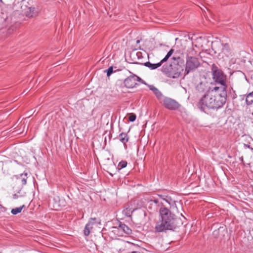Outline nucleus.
<instances>
[{
	"label": "nucleus",
	"mask_w": 253,
	"mask_h": 253,
	"mask_svg": "<svg viewBox=\"0 0 253 253\" xmlns=\"http://www.w3.org/2000/svg\"><path fill=\"white\" fill-rule=\"evenodd\" d=\"M173 51L174 50L172 48L170 49V50L167 53L165 57L162 60H161L160 62L162 65L165 62H168L167 61L168 60L169 58L171 56V55L173 53Z\"/></svg>",
	"instance_id": "nucleus-20"
},
{
	"label": "nucleus",
	"mask_w": 253,
	"mask_h": 253,
	"mask_svg": "<svg viewBox=\"0 0 253 253\" xmlns=\"http://www.w3.org/2000/svg\"><path fill=\"white\" fill-rule=\"evenodd\" d=\"M161 220L158 222L155 227L156 231L163 232L167 230H173L174 215L166 208H161L160 210Z\"/></svg>",
	"instance_id": "nucleus-3"
},
{
	"label": "nucleus",
	"mask_w": 253,
	"mask_h": 253,
	"mask_svg": "<svg viewBox=\"0 0 253 253\" xmlns=\"http://www.w3.org/2000/svg\"><path fill=\"white\" fill-rule=\"evenodd\" d=\"M231 89L232 91V92H230V93H229L228 97H230L231 99H234L237 98V95L235 92V91L233 90V88L231 87Z\"/></svg>",
	"instance_id": "nucleus-25"
},
{
	"label": "nucleus",
	"mask_w": 253,
	"mask_h": 253,
	"mask_svg": "<svg viewBox=\"0 0 253 253\" xmlns=\"http://www.w3.org/2000/svg\"><path fill=\"white\" fill-rule=\"evenodd\" d=\"M120 140L124 144L128 141L129 136L126 133L122 132L119 135Z\"/></svg>",
	"instance_id": "nucleus-17"
},
{
	"label": "nucleus",
	"mask_w": 253,
	"mask_h": 253,
	"mask_svg": "<svg viewBox=\"0 0 253 253\" xmlns=\"http://www.w3.org/2000/svg\"><path fill=\"white\" fill-rule=\"evenodd\" d=\"M245 146H246V147H248V148H250V145H245Z\"/></svg>",
	"instance_id": "nucleus-38"
},
{
	"label": "nucleus",
	"mask_w": 253,
	"mask_h": 253,
	"mask_svg": "<svg viewBox=\"0 0 253 253\" xmlns=\"http://www.w3.org/2000/svg\"><path fill=\"white\" fill-rule=\"evenodd\" d=\"M184 33V32H180L179 31L175 30V36H178L177 37L180 38V35H181V33Z\"/></svg>",
	"instance_id": "nucleus-29"
},
{
	"label": "nucleus",
	"mask_w": 253,
	"mask_h": 253,
	"mask_svg": "<svg viewBox=\"0 0 253 253\" xmlns=\"http://www.w3.org/2000/svg\"><path fill=\"white\" fill-rule=\"evenodd\" d=\"M139 42H140V41H139V40H137V41H136V42H137V43H139Z\"/></svg>",
	"instance_id": "nucleus-39"
},
{
	"label": "nucleus",
	"mask_w": 253,
	"mask_h": 253,
	"mask_svg": "<svg viewBox=\"0 0 253 253\" xmlns=\"http://www.w3.org/2000/svg\"><path fill=\"white\" fill-rule=\"evenodd\" d=\"M140 64H141L142 65H144L145 66L148 67L149 68H150L151 70L156 69L160 67L162 65L160 62L158 63H156V64H152V63H150V62H145L144 63H140Z\"/></svg>",
	"instance_id": "nucleus-16"
},
{
	"label": "nucleus",
	"mask_w": 253,
	"mask_h": 253,
	"mask_svg": "<svg viewBox=\"0 0 253 253\" xmlns=\"http://www.w3.org/2000/svg\"><path fill=\"white\" fill-rule=\"evenodd\" d=\"M222 51V52H224L226 54L229 53L230 51L229 44L228 43H225L223 45Z\"/></svg>",
	"instance_id": "nucleus-23"
},
{
	"label": "nucleus",
	"mask_w": 253,
	"mask_h": 253,
	"mask_svg": "<svg viewBox=\"0 0 253 253\" xmlns=\"http://www.w3.org/2000/svg\"><path fill=\"white\" fill-rule=\"evenodd\" d=\"M246 101L248 105H250L253 102V91L247 95Z\"/></svg>",
	"instance_id": "nucleus-22"
},
{
	"label": "nucleus",
	"mask_w": 253,
	"mask_h": 253,
	"mask_svg": "<svg viewBox=\"0 0 253 253\" xmlns=\"http://www.w3.org/2000/svg\"><path fill=\"white\" fill-rule=\"evenodd\" d=\"M175 208L177 209V207L175 205Z\"/></svg>",
	"instance_id": "nucleus-44"
},
{
	"label": "nucleus",
	"mask_w": 253,
	"mask_h": 253,
	"mask_svg": "<svg viewBox=\"0 0 253 253\" xmlns=\"http://www.w3.org/2000/svg\"><path fill=\"white\" fill-rule=\"evenodd\" d=\"M187 35L182 33L180 38H175V78L179 77L183 72L185 50L188 43Z\"/></svg>",
	"instance_id": "nucleus-2"
},
{
	"label": "nucleus",
	"mask_w": 253,
	"mask_h": 253,
	"mask_svg": "<svg viewBox=\"0 0 253 253\" xmlns=\"http://www.w3.org/2000/svg\"><path fill=\"white\" fill-rule=\"evenodd\" d=\"M136 55L138 57V59H140L142 57V53L141 52H137Z\"/></svg>",
	"instance_id": "nucleus-31"
},
{
	"label": "nucleus",
	"mask_w": 253,
	"mask_h": 253,
	"mask_svg": "<svg viewBox=\"0 0 253 253\" xmlns=\"http://www.w3.org/2000/svg\"><path fill=\"white\" fill-rule=\"evenodd\" d=\"M161 71L167 77L174 78V57L163 65Z\"/></svg>",
	"instance_id": "nucleus-7"
},
{
	"label": "nucleus",
	"mask_w": 253,
	"mask_h": 253,
	"mask_svg": "<svg viewBox=\"0 0 253 253\" xmlns=\"http://www.w3.org/2000/svg\"><path fill=\"white\" fill-rule=\"evenodd\" d=\"M177 236H183V235L181 234H178L177 235Z\"/></svg>",
	"instance_id": "nucleus-36"
},
{
	"label": "nucleus",
	"mask_w": 253,
	"mask_h": 253,
	"mask_svg": "<svg viewBox=\"0 0 253 253\" xmlns=\"http://www.w3.org/2000/svg\"><path fill=\"white\" fill-rule=\"evenodd\" d=\"M136 118V116L135 114L131 113L128 117V120L131 122H133Z\"/></svg>",
	"instance_id": "nucleus-27"
},
{
	"label": "nucleus",
	"mask_w": 253,
	"mask_h": 253,
	"mask_svg": "<svg viewBox=\"0 0 253 253\" xmlns=\"http://www.w3.org/2000/svg\"><path fill=\"white\" fill-rule=\"evenodd\" d=\"M162 102L163 103L164 106L168 109L174 110V100L172 99L164 97L162 100Z\"/></svg>",
	"instance_id": "nucleus-11"
},
{
	"label": "nucleus",
	"mask_w": 253,
	"mask_h": 253,
	"mask_svg": "<svg viewBox=\"0 0 253 253\" xmlns=\"http://www.w3.org/2000/svg\"><path fill=\"white\" fill-rule=\"evenodd\" d=\"M107 73V76L109 77L113 73V68L112 66L110 67L108 69L105 71Z\"/></svg>",
	"instance_id": "nucleus-28"
},
{
	"label": "nucleus",
	"mask_w": 253,
	"mask_h": 253,
	"mask_svg": "<svg viewBox=\"0 0 253 253\" xmlns=\"http://www.w3.org/2000/svg\"><path fill=\"white\" fill-rule=\"evenodd\" d=\"M38 10L35 7H30L26 12V16L28 17H34L38 15Z\"/></svg>",
	"instance_id": "nucleus-15"
},
{
	"label": "nucleus",
	"mask_w": 253,
	"mask_h": 253,
	"mask_svg": "<svg viewBox=\"0 0 253 253\" xmlns=\"http://www.w3.org/2000/svg\"><path fill=\"white\" fill-rule=\"evenodd\" d=\"M227 93L226 86H215L203 95L198 104V108L206 112L207 109H218L221 108L226 101Z\"/></svg>",
	"instance_id": "nucleus-1"
},
{
	"label": "nucleus",
	"mask_w": 253,
	"mask_h": 253,
	"mask_svg": "<svg viewBox=\"0 0 253 253\" xmlns=\"http://www.w3.org/2000/svg\"><path fill=\"white\" fill-rule=\"evenodd\" d=\"M180 106V104L178 102L175 101V109L178 108Z\"/></svg>",
	"instance_id": "nucleus-32"
},
{
	"label": "nucleus",
	"mask_w": 253,
	"mask_h": 253,
	"mask_svg": "<svg viewBox=\"0 0 253 253\" xmlns=\"http://www.w3.org/2000/svg\"><path fill=\"white\" fill-rule=\"evenodd\" d=\"M199 54L195 49L191 47L187 50L186 64H184V76L190 72H194L201 66L200 59L197 57Z\"/></svg>",
	"instance_id": "nucleus-4"
},
{
	"label": "nucleus",
	"mask_w": 253,
	"mask_h": 253,
	"mask_svg": "<svg viewBox=\"0 0 253 253\" xmlns=\"http://www.w3.org/2000/svg\"><path fill=\"white\" fill-rule=\"evenodd\" d=\"M124 86L127 88H132L136 87L138 84L135 82V77L133 74L126 78L123 82Z\"/></svg>",
	"instance_id": "nucleus-10"
},
{
	"label": "nucleus",
	"mask_w": 253,
	"mask_h": 253,
	"mask_svg": "<svg viewBox=\"0 0 253 253\" xmlns=\"http://www.w3.org/2000/svg\"><path fill=\"white\" fill-rule=\"evenodd\" d=\"M27 175L28 173L24 172L23 173L20 174L17 177V178L21 179V182L23 185H25L27 183Z\"/></svg>",
	"instance_id": "nucleus-19"
},
{
	"label": "nucleus",
	"mask_w": 253,
	"mask_h": 253,
	"mask_svg": "<svg viewBox=\"0 0 253 253\" xmlns=\"http://www.w3.org/2000/svg\"><path fill=\"white\" fill-rule=\"evenodd\" d=\"M2 208H0V211H2V212H5V211H7L6 208H4V207H2Z\"/></svg>",
	"instance_id": "nucleus-33"
},
{
	"label": "nucleus",
	"mask_w": 253,
	"mask_h": 253,
	"mask_svg": "<svg viewBox=\"0 0 253 253\" xmlns=\"http://www.w3.org/2000/svg\"><path fill=\"white\" fill-rule=\"evenodd\" d=\"M117 91H118V92H120V91H119V89H118V88H117Z\"/></svg>",
	"instance_id": "nucleus-42"
},
{
	"label": "nucleus",
	"mask_w": 253,
	"mask_h": 253,
	"mask_svg": "<svg viewBox=\"0 0 253 253\" xmlns=\"http://www.w3.org/2000/svg\"><path fill=\"white\" fill-rule=\"evenodd\" d=\"M210 87L207 82H201L196 86V90L200 94L205 95L211 91Z\"/></svg>",
	"instance_id": "nucleus-9"
},
{
	"label": "nucleus",
	"mask_w": 253,
	"mask_h": 253,
	"mask_svg": "<svg viewBox=\"0 0 253 253\" xmlns=\"http://www.w3.org/2000/svg\"><path fill=\"white\" fill-rule=\"evenodd\" d=\"M18 196L16 194H14L13 195V197L14 199H17L18 198Z\"/></svg>",
	"instance_id": "nucleus-34"
},
{
	"label": "nucleus",
	"mask_w": 253,
	"mask_h": 253,
	"mask_svg": "<svg viewBox=\"0 0 253 253\" xmlns=\"http://www.w3.org/2000/svg\"><path fill=\"white\" fill-rule=\"evenodd\" d=\"M122 82L121 81H118L116 84V86H119V88L120 89H121L122 88H123V87H121V85H122Z\"/></svg>",
	"instance_id": "nucleus-30"
},
{
	"label": "nucleus",
	"mask_w": 253,
	"mask_h": 253,
	"mask_svg": "<svg viewBox=\"0 0 253 253\" xmlns=\"http://www.w3.org/2000/svg\"><path fill=\"white\" fill-rule=\"evenodd\" d=\"M133 75L134 77H135V82L137 83V82H141V83H142L143 84H147L141 78H140L139 77H138V76H137L136 75L133 74Z\"/></svg>",
	"instance_id": "nucleus-26"
},
{
	"label": "nucleus",
	"mask_w": 253,
	"mask_h": 253,
	"mask_svg": "<svg viewBox=\"0 0 253 253\" xmlns=\"http://www.w3.org/2000/svg\"><path fill=\"white\" fill-rule=\"evenodd\" d=\"M112 166L114 167L115 166V164L113 162H111V164Z\"/></svg>",
	"instance_id": "nucleus-35"
},
{
	"label": "nucleus",
	"mask_w": 253,
	"mask_h": 253,
	"mask_svg": "<svg viewBox=\"0 0 253 253\" xmlns=\"http://www.w3.org/2000/svg\"><path fill=\"white\" fill-rule=\"evenodd\" d=\"M127 162L126 161H122L119 163L118 165V169L119 170L125 168L127 166Z\"/></svg>",
	"instance_id": "nucleus-24"
},
{
	"label": "nucleus",
	"mask_w": 253,
	"mask_h": 253,
	"mask_svg": "<svg viewBox=\"0 0 253 253\" xmlns=\"http://www.w3.org/2000/svg\"><path fill=\"white\" fill-rule=\"evenodd\" d=\"M185 219V217L179 211H177V214L175 213V232H180L179 230H176V227L180 228L182 231H185V227L183 224Z\"/></svg>",
	"instance_id": "nucleus-8"
},
{
	"label": "nucleus",
	"mask_w": 253,
	"mask_h": 253,
	"mask_svg": "<svg viewBox=\"0 0 253 253\" xmlns=\"http://www.w3.org/2000/svg\"><path fill=\"white\" fill-rule=\"evenodd\" d=\"M0 208H2V205L1 204H0Z\"/></svg>",
	"instance_id": "nucleus-40"
},
{
	"label": "nucleus",
	"mask_w": 253,
	"mask_h": 253,
	"mask_svg": "<svg viewBox=\"0 0 253 253\" xmlns=\"http://www.w3.org/2000/svg\"><path fill=\"white\" fill-rule=\"evenodd\" d=\"M25 207V205H23L22 206L16 208L15 209H12L11 210V212L13 215H16L19 213H20L22 210V209Z\"/></svg>",
	"instance_id": "nucleus-21"
},
{
	"label": "nucleus",
	"mask_w": 253,
	"mask_h": 253,
	"mask_svg": "<svg viewBox=\"0 0 253 253\" xmlns=\"http://www.w3.org/2000/svg\"><path fill=\"white\" fill-rule=\"evenodd\" d=\"M211 70L212 78L214 82L221 84V86H226V88L225 77L222 70L215 64H212Z\"/></svg>",
	"instance_id": "nucleus-6"
},
{
	"label": "nucleus",
	"mask_w": 253,
	"mask_h": 253,
	"mask_svg": "<svg viewBox=\"0 0 253 253\" xmlns=\"http://www.w3.org/2000/svg\"><path fill=\"white\" fill-rule=\"evenodd\" d=\"M118 230L123 231L127 235L130 234L132 232L131 229L125 224L123 223L122 222L119 221L118 222Z\"/></svg>",
	"instance_id": "nucleus-14"
},
{
	"label": "nucleus",
	"mask_w": 253,
	"mask_h": 253,
	"mask_svg": "<svg viewBox=\"0 0 253 253\" xmlns=\"http://www.w3.org/2000/svg\"><path fill=\"white\" fill-rule=\"evenodd\" d=\"M111 175L113 176V174H112L111 173L109 172V171H107Z\"/></svg>",
	"instance_id": "nucleus-37"
},
{
	"label": "nucleus",
	"mask_w": 253,
	"mask_h": 253,
	"mask_svg": "<svg viewBox=\"0 0 253 253\" xmlns=\"http://www.w3.org/2000/svg\"><path fill=\"white\" fill-rule=\"evenodd\" d=\"M150 90H152L154 93L157 99L162 103V100L164 98V96L162 92L153 85H148Z\"/></svg>",
	"instance_id": "nucleus-12"
},
{
	"label": "nucleus",
	"mask_w": 253,
	"mask_h": 253,
	"mask_svg": "<svg viewBox=\"0 0 253 253\" xmlns=\"http://www.w3.org/2000/svg\"><path fill=\"white\" fill-rule=\"evenodd\" d=\"M99 223V220L96 218H90L84 229V235L87 236L90 235L91 237H103V233L97 225Z\"/></svg>",
	"instance_id": "nucleus-5"
},
{
	"label": "nucleus",
	"mask_w": 253,
	"mask_h": 253,
	"mask_svg": "<svg viewBox=\"0 0 253 253\" xmlns=\"http://www.w3.org/2000/svg\"><path fill=\"white\" fill-rule=\"evenodd\" d=\"M133 242L127 241V243H130L134 246H136L139 247L144 248L145 243L143 241L134 239L132 238Z\"/></svg>",
	"instance_id": "nucleus-18"
},
{
	"label": "nucleus",
	"mask_w": 253,
	"mask_h": 253,
	"mask_svg": "<svg viewBox=\"0 0 253 253\" xmlns=\"http://www.w3.org/2000/svg\"><path fill=\"white\" fill-rule=\"evenodd\" d=\"M121 91L122 92H123V90H122V89L121 90Z\"/></svg>",
	"instance_id": "nucleus-43"
},
{
	"label": "nucleus",
	"mask_w": 253,
	"mask_h": 253,
	"mask_svg": "<svg viewBox=\"0 0 253 253\" xmlns=\"http://www.w3.org/2000/svg\"><path fill=\"white\" fill-rule=\"evenodd\" d=\"M0 2L2 3V0H0Z\"/></svg>",
	"instance_id": "nucleus-41"
},
{
	"label": "nucleus",
	"mask_w": 253,
	"mask_h": 253,
	"mask_svg": "<svg viewBox=\"0 0 253 253\" xmlns=\"http://www.w3.org/2000/svg\"><path fill=\"white\" fill-rule=\"evenodd\" d=\"M227 234V230L223 227H219L217 230H215L213 232L214 237H224Z\"/></svg>",
	"instance_id": "nucleus-13"
}]
</instances>
